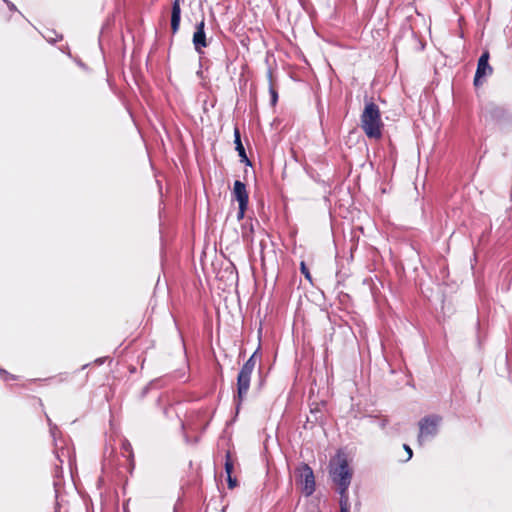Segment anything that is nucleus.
Here are the masks:
<instances>
[{
	"label": "nucleus",
	"mask_w": 512,
	"mask_h": 512,
	"mask_svg": "<svg viewBox=\"0 0 512 512\" xmlns=\"http://www.w3.org/2000/svg\"><path fill=\"white\" fill-rule=\"evenodd\" d=\"M330 474L333 482L338 486L340 512H350L348 488L352 479V470L344 456H338V463L332 466Z\"/></svg>",
	"instance_id": "f257e3e1"
},
{
	"label": "nucleus",
	"mask_w": 512,
	"mask_h": 512,
	"mask_svg": "<svg viewBox=\"0 0 512 512\" xmlns=\"http://www.w3.org/2000/svg\"><path fill=\"white\" fill-rule=\"evenodd\" d=\"M361 127L369 138L378 139L381 137L383 123L380 110L375 103H366L361 115Z\"/></svg>",
	"instance_id": "f03ea898"
},
{
	"label": "nucleus",
	"mask_w": 512,
	"mask_h": 512,
	"mask_svg": "<svg viewBox=\"0 0 512 512\" xmlns=\"http://www.w3.org/2000/svg\"><path fill=\"white\" fill-rule=\"evenodd\" d=\"M260 348H258L251 357L245 362V364L242 366L238 377H237V395L239 398V401H242V399L247 394L249 387H250V380L252 372L255 369V366L257 364L258 359V352Z\"/></svg>",
	"instance_id": "7ed1b4c3"
},
{
	"label": "nucleus",
	"mask_w": 512,
	"mask_h": 512,
	"mask_svg": "<svg viewBox=\"0 0 512 512\" xmlns=\"http://www.w3.org/2000/svg\"><path fill=\"white\" fill-rule=\"evenodd\" d=\"M442 423V417L436 414H431L423 417L419 423V434L418 443L423 445L424 443L431 441L435 438L439 432V428Z\"/></svg>",
	"instance_id": "20e7f679"
},
{
	"label": "nucleus",
	"mask_w": 512,
	"mask_h": 512,
	"mask_svg": "<svg viewBox=\"0 0 512 512\" xmlns=\"http://www.w3.org/2000/svg\"><path fill=\"white\" fill-rule=\"evenodd\" d=\"M489 52L485 51L482 53L480 58L478 59L477 69L474 77V85L480 86L483 83V80L492 74L493 69L489 65Z\"/></svg>",
	"instance_id": "39448f33"
},
{
	"label": "nucleus",
	"mask_w": 512,
	"mask_h": 512,
	"mask_svg": "<svg viewBox=\"0 0 512 512\" xmlns=\"http://www.w3.org/2000/svg\"><path fill=\"white\" fill-rule=\"evenodd\" d=\"M233 195L239 203L237 218L242 219L248 206V193L243 182L236 180L233 187Z\"/></svg>",
	"instance_id": "423d86ee"
},
{
	"label": "nucleus",
	"mask_w": 512,
	"mask_h": 512,
	"mask_svg": "<svg viewBox=\"0 0 512 512\" xmlns=\"http://www.w3.org/2000/svg\"><path fill=\"white\" fill-rule=\"evenodd\" d=\"M301 484L306 496H310L315 491V478L313 470L306 464L300 469Z\"/></svg>",
	"instance_id": "0eeeda50"
},
{
	"label": "nucleus",
	"mask_w": 512,
	"mask_h": 512,
	"mask_svg": "<svg viewBox=\"0 0 512 512\" xmlns=\"http://www.w3.org/2000/svg\"><path fill=\"white\" fill-rule=\"evenodd\" d=\"M204 28L205 22L202 20L197 24L193 34V45L198 53H202V48L208 45Z\"/></svg>",
	"instance_id": "6e6552de"
},
{
	"label": "nucleus",
	"mask_w": 512,
	"mask_h": 512,
	"mask_svg": "<svg viewBox=\"0 0 512 512\" xmlns=\"http://www.w3.org/2000/svg\"><path fill=\"white\" fill-rule=\"evenodd\" d=\"M235 144H236V150L238 151L239 156L241 157V161L245 162L246 164L250 165V162L247 158L245 149L242 145L240 133L238 129H235Z\"/></svg>",
	"instance_id": "1a4fd4ad"
},
{
	"label": "nucleus",
	"mask_w": 512,
	"mask_h": 512,
	"mask_svg": "<svg viewBox=\"0 0 512 512\" xmlns=\"http://www.w3.org/2000/svg\"><path fill=\"white\" fill-rule=\"evenodd\" d=\"M232 470H233V464L232 462H230L229 460L226 461L225 463V471L227 473V476H230L231 473H232Z\"/></svg>",
	"instance_id": "9d476101"
},
{
	"label": "nucleus",
	"mask_w": 512,
	"mask_h": 512,
	"mask_svg": "<svg viewBox=\"0 0 512 512\" xmlns=\"http://www.w3.org/2000/svg\"><path fill=\"white\" fill-rule=\"evenodd\" d=\"M301 272L305 275V277L309 280H311V276L309 273L308 268L305 266L304 262L301 263Z\"/></svg>",
	"instance_id": "9b49d317"
},
{
	"label": "nucleus",
	"mask_w": 512,
	"mask_h": 512,
	"mask_svg": "<svg viewBox=\"0 0 512 512\" xmlns=\"http://www.w3.org/2000/svg\"><path fill=\"white\" fill-rule=\"evenodd\" d=\"M0 377L4 380H7V379H14V376L12 375H9L7 371L3 370L0 368Z\"/></svg>",
	"instance_id": "f8f14e48"
},
{
	"label": "nucleus",
	"mask_w": 512,
	"mask_h": 512,
	"mask_svg": "<svg viewBox=\"0 0 512 512\" xmlns=\"http://www.w3.org/2000/svg\"><path fill=\"white\" fill-rule=\"evenodd\" d=\"M403 448H404V450H405V451H406V453H407L406 461H408V460H410V459L412 458V456H413L412 449L410 448V446H408V445H406V444H404V445H403Z\"/></svg>",
	"instance_id": "ddd939ff"
},
{
	"label": "nucleus",
	"mask_w": 512,
	"mask_h": 512,
	"mask_svg": "<svg viewBox=\"0 0 512 512\" xmlns=\"http://www.w3.org/2000/svg\"><path fill=\"white\" fill-rule=\"evenodd\" d=\"M228 477V486L229 488H234L236 486V479L232 478L231 475Z\"/></svg>",
	"instance_id": "4468645a"
},
{
	"label": "nucleus",
	"mask_w": 512,
	"mask_h": 512,
	"mask_svg": "<svg viewBox=\"0 0 512 512\" xmlns=\"http://www.w3.org/2000/svg\"><path fill=\"white\" fill-rule=\"evenodd\" d=\"M277 93L275 90L271 89V102L274 105L277 102Z\"/></svg>",
	"instance_id": "2eb2a0df"
},
{
	"label": "nucleus",
	"mask_w": 512,
	"mask_h": 512,
	"mask_svg": "<svg viewBox=\"0 0 512 512\" xmlns=\"http://www.w3.org/2000/svg\"><path fill=\"white\" fill-rule=\"evenodd\" d=\"M55 431H56V427H51L50 428V432H51L53 437L55 436Z\"/></svg>",
	"instance_id": "dca6fc26"
},
{
	"label": "nucleus",
	"mask_w": 512,
	"mask_h": 512,
	"mask_svg": "<svg viewBox=\"0 0 512 512\" xmlns=\"http://www.w3.org/2000/svg\"><path fill=\"white\" fill-rule=\"evenodd\" d=\"M8 6L10 7V9H14V5L12 3H8Z\"/></svg>",
	"instance_id": "f3484780"
}]
</instances>
